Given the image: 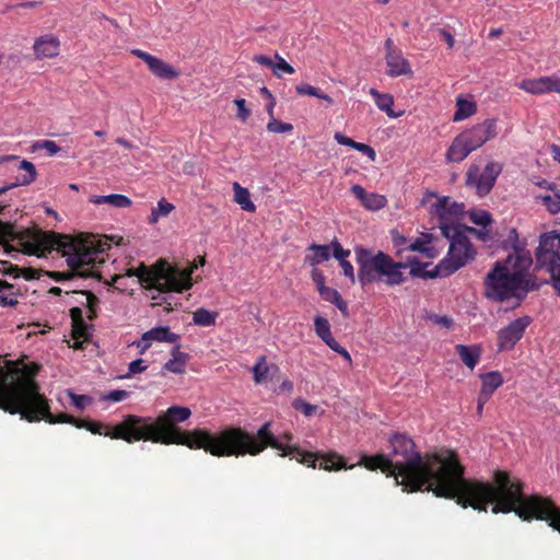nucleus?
<instances>
[{"mask_svg":"<svg viewBox=\"0 0 560 560\" xmlns=\"http://www.w3.org/2000/svg\"><path fill=\"white\" fill-rule=\"evenodd\" d=\"M492 394L485 390V389H480V393L478 395V398H477V402L480 404V405H486L488 402V400L491 398Z\"/></svg>","mask_w":560,"mask_h":560,"instance_id":"0e129e2a","label":"nucleus"},{"mask_svg":"<svg viewBox=\"0 0 560 560\" xmlns=\"http://www.w3.org/2000/svg\"><path fill=\"white\" fill-rule=\"evenodd\" d=\"M388 442L392 447L388 455H363L359 465L394 477L396 485L406 492L432 491L436 497L455 500L463 508H472L478 495L487 490L483 481L464 477L465 467L454 451L422 455L413 440L402 433L393 434Z\"/></svg>","mask_w":560,"mask_h":560,"instance_id":"f257e3e1","label":"nucleus"},{"mask_svg":"<svg viewBox=\"0 0 560 560\" xmlns=\"http://www.w3.org/2000/svg\"><path fill=\"white\" fill-rule=\"evenodd\" d=\"M334 304L338 307V310L342 313L343 316H348L349 315L348 305L342 300L341 296Z\"/></svg>","mask_w":560,"mask_h":560,"instance_id":"69168bd1","label":"nucleus"},{"mask_svg":"<svg viewBox=\"0 0 560 560\" xmlns=\"http://www.w3.org/2000/svg\"><path fill=\"white\" fill-rule=\"evenodd\" d=\"M69 396L71 398L72 405L79 410H84L86 405L90 402V397L86 395H77L72 392H69Z\"/></svg>","mask_w":560,"mask_h":560,"instance_id":"49530a36","label":"nucleus"},{"mask_svg":"<svg viewBox=\"0 0 560 560\" xmlns=\"http://www.w3.org/2000/svg\"><path fill=\"white\" fill-rule=\"evenodd\" d=\"M516 86L534 95H540L550 92H557L560 94V78L557 75H547L536 79H524L516 83Z\"/></svg>","mask_w":560,"mask_h":560,"instance_id":"2eb2a0df","label":"nucleus"},{"mask_svg":"<svg viewBox=\"0 0 560 560\" xmlns=\"http://www.w3.org/2000/svg\"><path fill=\"white\" fill-rule=\"evenodd\" d=\"M501 171L502 166L497 162L488 163L482 171L478 165L471 164L466 173V186L475 189L478 196L483 197L491 191Z\"/></svg>","mask_w":560,"mask_h":560,"instance_id":"f8f14e48","label":"nucleus"},{"mask_svg":"<svg viewBox=\"0 0 560 560\" xmlns=\"http://www.w3.org/2000/svg\"><path fill=\"white\" fill-rule=\"evenodd\" d=\"M392 241L398 254H401L404 250H408V245L410 242H408V240L397 231L392 232Z\"/></svg>","mask_w":560,"mask_h":560,"instance_id":"a18cd8bd","label":"nucleus"},{"mask_svg":"<svg viewBox=\"0 0 560 560\" xmlns=\"http://www.w3.org/2000/svg\"><path fill=\"white\" fill-rule=\"evenodd\" d=\"M439 33L447 43L448 48H453L454 44H455V39H454L453 35L444 28H440Z\"/></svg>","mask_w":560,"mask_h":560,"instance_id":"052dcab7","label":"nucleus"},{"mask_svg":"<svg viewBox=\"0 0 560 560\" xmlns=\"http://www.w3.org/2000/svg\"><path fill=\"white\" fill-rule=\"evenodd\" d=\"M350 256V250L345 249L341 244H335V259L339 261V266L342 269L343 276L354 279V268L351 262L348 260Z\"/></svg>","mask_w":560,"mask_h":560,"instance_id":"cd10ccee","label":"nucleus"},{"mask_svg":"<svg viewBox=\"0 0 560 560\" xmlns=\"http://www.w3.org/2000/svg\"><path fill=\"white\" fill-rule=\"evenodd\" d=\"M234 103L237 106V117L242 121H246L250 116V110L246 108V101L244 98H236Z\"/></svg>","mask_w":560,"mask_h":560,"instance_id":"09e8293b","label":"nucleus"},{"mask_svg":"<svg viewBox=\"0 0 560 560\" xmlns=\"http://www.w3.org/2000/svg\"><path fill=\"white\" fill-rule=\"evenodd\" d=\"M536 260L537 270L547 272L550 280H560V234L548 232L540 236Z\"/></svg>","mask_w":560,"mask_h":560,"instance_id":"9b49d317","label":"nucleus"},{"mask_svg":"<svg viewBox=\"0 0 560 560\" xmlns=\"http://www.w3.org/2000/svg\"><path fill=\"white\" fill-rule=\"evenodd\" d=\"M470 221L481 228L489 226L492 222L491 214L483 210L472 211L470 213Z\"/></svg>","mask_w":560,"mask_h":560,"instance_id":"a19ab883","label":"nucleus"},{"mask_svg":"<svg viewBox=\"0 0 560 560\" xmlns=\"http://www.w3.org/2000/svg\"><path fill=\"white\" fill-rule=\"evenodd\" d=\"M172 358L164 363L163 370L175 374H183L186 371V365L190 359V355L179 350V346L176 345L171 351Z\"/></svg>","mask_w":560,"mask_h":560,"instance_id":"4be33fe9","label":"nucleus"},{"mask_svg":"<svg viewBox=\"0 0 560 560\" xmlns=\"http://www.w3.org/2000/svg\"><path fill=\"white\" fill-rule=\"evenodd\" d=\"M385 49L386 73L389 77H399L412 73L408 60L404 58L401 50L394 45L393 39H386Z\"/></svg>","mask_w":560,"mask_h":560,"instance_id":"4468645a","label":"nucleus"},{"mask_svg":"<svg viewBox=\"0 0 560 560\" xmlns=\"http://www.w3.org/2000/svg\"><path fill=\"white\" fill-rule=\"evenodd\" d=\"M132 54L142 59L149 67L150 71L160 79H175L179 75L172 66L155 56L140 49H133Z\"/></svg>","mask_w":560,"mask_h":560,"instance_id":"dca6fc26","label":"nucleus"},{"mask_svg":"<svg viewBox=\"0 0 560 560\" xmlns=\"http://www.w3.org/2000/svg\"><path fill=\"white\" fill-rule=\"evenodd\" d=\"M34 54L37 58H52L59 54L60 42L59 39L47 34L37 38L33 46Z\"/></svg>","mask_w":560,"mask_h":560,"instance_id":"a211bd4d","label":"nucleus"},{"mask_svg":"<svg viewBox=\"0 0 560 560\" xmlns=\"http://www.w3.org/2000/svg\"><path fill=\"white\" fill-rule=\"evenodd\" d=\"M324 342L335 352L339 353V351L343 348L341 347L335 338L331 336L330 338L324 340Z\"/></svg>","mask_w":560,"mask_h":560,"instance_id":"e2e57ef3","label":"nucleus"},{"mask_svg":"<svg viewBox=\"0 0 560 560\" xmlns=\"http://www.w3.org/2000/svg\"><path fill=\"white\" fill-rule=\"evenodd\" d=\"M276 441L280 444V448H277L280 451V456H293L298 463L303 464L307 467L315 468L316 462L322 458V462L319 464V469H324L327 471H337L341 468H352L353 465L347 467L345 458L337 453H328L326 455H319L318 453L314 452H306L301 450L298 445H288L283 444L281 441H279L275 436Z\"/></svg>","mask_w":560,"mask_h":560,"instance_id":"9d476101","label":"nucleus"},{"mask_svg":"<svg viewBox=\"0 0 560 560\" xmlns=\"http://www.w3.org/2000/svg\"><path fill=\"white\" fill-rule=\"evenodd\" d=\"M351 191L368 210L377 211L386 206V198L383 195L366 192L360 185H353Z\"/></svg>","mask_w":560,"mask_h":560,"instance_id":"6ab92c4d","label":"nucleus"},{"mask_svg":"<svg viewBox=\"0 0 560 560\" xmlns=\"http://www.w3.org/2000/svg\"><path fill=\"white\" fill-rule=\"evenodd\" d=\"M295 90L300 95H310V96H315V97H318L319 93H320V91L318 89H316L310 84L296 85Z\"/></svg>","mask_w":560,"mask_h":560,"instance_id":"603ef678","label":"nucleus"},{"mask_svg":"<svg viewBox=\"0 0 560 560\" xmlns=\"http://www.w3.org/2000/svg\"><path fill=\"white\" fill-rule=\"evenodd\" d=\"M267 130L273 133H285L293 130V126L289 122L279 121L276 118L269 119Z\"/></svg>","mask_w":560,"mask_h":560,"instance_id":"58836bf2","label":"nucleus"},{"mask_svg":"<svg viewBox=\"0 0 560 560\" xmlns=\"http://www.w3.org/2000/svg\"><path fill=\"white\" fill-rule=\"evenodd\" d=\"M335 244H340L337 238L329 244H311L306 248L304 262L313 267L329 260L330 257L335 258Z\"/></svg>","mask_w":560,"mask_h":560,"instance_id":"f3484780","label":"nucleus"},{"mask_svg":"<svg viewBox=\"0 0 560 560\" xmlns=\"http://www.w3.org/2000/svg\"><path fill=\"white\" fill-rule=\"evenodd\" d=\"M70 317L72 320L71 337L74 340L84 339V341H90L92 337L90 329L92 326L85 323L82 310L78 306L72 307L70 310Z\"/></svg>","mask_w":560,"mask_h":560,"instance_id":"412c9836","label":"nucleus"},{"mask_svg":"<svg viewBox=\"0 0 560 560\" xmlns=\"http://www.w3.org/2000/svg\"><path fill=\"white\" fill-rule=\"evenodd\" d=\"M455 350L463 363L470 370H474L478 364L482 352L481 346L479 345H456Z\"/></svg>","mask_w":560,"mask_h":560,"instance_id":"5701e85b","label":"nucleus"},{"mask_svg":"<svg viewBox=\"0 0 560 560\" xmlns=\"http://www.w3.org/2000/svg\"><path fill=\"white\" fill-rule=\"evenodd\" d=\"M174 205L166 201L165 199H161L158 202V206L155 208H152L151 214L149 217V222L151 224L156 223L160 218L167 217L174 210Z\"/></svg>","mask_w":560,"mask_h":560,"instance_id":"f704fd0d","label":"nucleus"},{"mask_svg":"<svg viewBox=\"0 0 560 560\" xmlns=\"http://www.w3.org/2000/svg\"><path fill=\"white\" fill-rule=\"evenodd\" d=\"M442 234L450 241V248L444 259L436 266L430 262L408 260L407 262H395L393 258L378 250L358 246L354 248L355 261L359 265V275L363 277L384 276L401 279L402 270H409L415 278H445L464 267L475 256V250L467 237L464 226L441 223Z\"/></svg>","mask_w":560,"mask_h":560,"instance_id":"20e7f679","label":"nucleus"},{"mask_svg":"<svg viewBox=\"0 0 560 560\" xmlns=\"http://www.w3.org/2000/svg\"><path fill=\"white\" fill-rule=\"evenodd\" d=\"M116 237L81 233L77 236L57 235L37 229L19 230L14 225L0 221V244L5 252L14 254L45 256L56 249L66 258L69 267L67 275L48 272L56 280H69L72 277L104 280L101 267L105 264L104 253L110 248L108 241Z\"/></svg>","mask_w":560,"mask_h":560,"instance_id":"7ed1b4c3","label":"nucleus"},{"mask_svg":"<svg viewBox=\"0 0 560 560\" xmlns=\"http://www.w3.org/2000/svg\"><path fill=\"white\" fill-rule=\"evenodd\" d=\"M271 371L277 372L279 368L276 364L268 365L266 355H260L252 368L255 383H264Z\"/></svg>","mask_w":560,"mask_h":560,"instance_id":"a878e982","label":"nucleus"},{"mask_svg":"<svg viewBox=\"0 0 560 560\" xmlns=\"http://www.w3.org/2000/svg\"><path fill=\"white\" fill-rule=\"evenodd\" d=\"M277 62L273 65V73L276 77L281 78V72H285L288 74L294 73V68L289 65L282 57L276 55Z\"/></svg>","mask_w":560,"mask_h":560,"instance_id":"37998d69","label":"nucleus"},{"mask_svg":"<svg viewBox=\"0 0 560 560\" xmlns=\"http://www.w3.org/2000/svg\"><path fill=\"white\" fill-rule=\"evenodd\" d=\"M465 232L468 231L470 233H474L482 241H487L490 237V229L489 226L481 228L480 230H476L474 228L466 229L464 228Z\"/></svg>","mask_w":560,"mask_h":560,"instance_id":"4d7b16f0","label":"nucleus"},{"mask_svg":"<svg viewBox=\"0 0 560 560\" xmlns=\"http://www.w3.org/2000/svg\"><path fill=\"white\" fill-rule=\"evenodd\" d=\"M481 388L493 394L502 384L503 377L500 372L492 371L480 375Z\"/></svg>","mask_w":560,"mask_h":560,"instance_id":"2f4dec72","label":"nucleus"},{"mask_svg":"<svg viewBox=\"0 0 560 560\" xmlns=\"http://www.w3.org/2000/svg\"><path fill=\"white\" fill-rule=\"evenodd\" d=\"M435 241L436 237L431 233H422L415 241L409 243L408 250L421 253L428 258H434L440 253L434 243Z\"/></svg>","mask_w":560,"mask_h":560,"instance_id":"aec40b11","label":"nucleus"},{"mask_svg":"<svg viewBox=\"0 0 560 560\" xmlns=\"http://www.w3.org/2000/svg\"><path fill=\"white\" fill-rule=\"evenodd\" d=\"M423 319L430 320L433 324L442 326L446 329H452L454 326L453 318L447 315H439V314L425 312V314L423 315Z\"/></svg>","mask_w":560,"mask_h":560,"instance_id":"4c0bfd02","label":"nucleus"},{"mask_svg":"<svg viewBox=\"0 0 560 560\" xmlns=\"http://www.w3.org/2000/svg\"><path fill=\"white\" fill-rule=\"evenodd\" d=\"M293 390V383L289 380H284L278 387V393L291 394Z\"/></svg>","mask_w":560,"mask_h":560,"instance_id":"680f3d73","label":"nucleus"},{"mask_svg":"<svg viewBox=\"0 0 560 560\" xmlns=\"http://www.w3.org/2000/svg\"><path fill=\"white\" fill-rule=\"evenodd\" d=\"M314 327L316 335L324 341L328 338H330L331 331H330V325L328 320L322 316H316L314 319Z\"/></svg>","mask_w":560,"mask_h":560,"instance_id":"e433bc0d","label":"nucleus"},{"mask_svg":"<svg viewBox=\"0 0 560 560\" xmlns=\"http://www.w3.org/2000/svg\"><path fill=\"white\" fill-rule=\"evenodd\" d=\"M74 293L79 294L82 300L79 302L86 305L89 308L88 318L93 320L96 317V307L98 304V299L90 291H75Z\"/></svg>","mask_w":560,"mask_h":560,"instance_id":"c9c22d12","label":"nucleus"},{"mask_svg":"<svg viewBox=\"0 0 560 560\" xmlns=\"http://www.w3.org/2000/svg\"><path fill=\"white\" fill-rule=\"evenodd\" d=\"M334 139L337 141L338 144H341V145H347V147H350L352 149H354V145L358 143L357 141H354L353 139L342 135L341 132H336L334 135Z\"/></svg>","mask_w":560,"mask_h":560,"instance_id":"5fc2aeb1","label":"nucleus"},{"mask_svg":"<svg viewBox=\"0 0 560 560\" xmlns=\"http://www.w3.org/2000/svg\"><path fill=\"white\" fill-rule=\"evenodd\" d=\"M90 202L94 205H109L113 208H128L131 205V200L127 196L120 194L91 196Z\"/></svg>","mask_w":560,"mask_h":560,"instance_id":"393cba45","label":"nucleus"},{"mask_svg":"<svg viewBox=\"0 0 560 560\" xmlns=\"http://www.w3.org/2000/svg\"><path fill=\"white\" fill-rule=\"evenodd\" d=\"M148 369L142 359H137L129 363L128 366V375H133L137 373H142Z\"/></svg>","mask_w":560,"mask_h":560,"instance_id":"3c124183","label":"nucleus"},{"mask_svg":"<svg viewBox=\"0 0 560 560\" xmlns=\"http://www.w3.org/2000/svg\"><path fill=\"white\" fill-rule=\"evenodd\" d=\"M533 268V258L526 248L513 245V252L501 261H497L485 280H527Z\"/></svg>","mask_w":560,"mask_h":560,"instance_id":"6e6552de","label":"nucleus"},{"mask_svg":"<svg viewBox=\"0 0 560 560\" xmlns=\"http://www.w3.org/2000/svg\"><path fill=\"white\" fill-rule=\"evenodd\" d=\"M354 150L365 154L371 161H375L376 159V153L374 149L365 143L358 142L354 145Z\"/></svg>","mask_w":560,"mask_h":560,"instance_id":"864d4df0","label":"nucleus"},{"mask_svg":"<svg viewBox=\"0 0 560 560\" xmlns=\"http://www.w3.org/2000/svg\"><path fill=\"white\" fill-rule=\"evenodd\" d=\"M150 339L147 337L145 332L142 335L141 339L135 341L133 345L139 349L140 354H144L149 348L151 347Z\"/></svg>","mask_w":560,"mask_h":560,"instance_id":"6e6d98bb","label":"nucleus"},{"mask_svg":"<svg viewBox=\"0 0 560 560\" xmlns=\"http://www.w3.org/2000/svg\"><path fill=\"white\" fill-rule=\"evenodd\" d=\"M117 425L118 424H116L115 427H106V430L103 431L104 424L98 421H94V420H90V419H79L78 423H75V428L85 429L93 434L105 435V436H107L105 434L106 432L114 431Z\"/></svg>","mask_w":560,"mask_h":560,"instance_id":"72a5a7b5","label":"nucleus"},{"mask_svg":"<svg viewBox=\"0 0 560 560\" xmlns=\"http://www.w3.org/2000/svg\"><path fill=\"white\" fill-rule=\"evenodd\" d=\"M483 486L487 490L478 495L472 509L487 512L488 506L492 504L493 514L514 512L523 521H546L560 533V508L547 497H525L523 482L511 477L508 471L495 470L493 482H485Z\"/></svg>","mask_w":560,"mask_h":560,"instance_id":"39448f33","label":"nucleus"},{"mask_svg":"<svg viewBox=\"0 0 560 560\" xmlns=\"http://www.w3.org/2000/svg\"><path fill=\"white\" fill-rule=\"evenodd\" d=\"M233 190H234V200L236 203L241 206V208L245 211L253 212L255 211L256 207L250 200L249 191L242 187L238 183L233 184Z\"/></svg>","mask_w":560,"mask_h":560,"instance_id":"7c9ffc66","label":"nucleus"},{"mask_svg":"<svg viewBox=\"0 0 560 560\" xmlns=\"http://www.w3.org/2000/svg\"><path fill=\"white\" fill-rule=\"evenodd\" d=\"M148 291L163 292H184L192 288L195 282H139Z\"/></svg>","mask_w":560,"mask_h":560,"instance_id":"b1692460","label":"nucleus"},{"mask_svg":"<svg viewBox=\"0 0 560 560\" xmlns=\"http://www.w3.org/2000/svg\"><path fill=\"white\" fill-rule=\"evenodd\" d=\"M532 317L522 316L503 327L498 332V349L512 350L522 339L526 328L530 325Z\"/></svg>","mask_w":560,"mask_h":560,"instance_id":"ddd939ff","label":"nucleus"},{"mask_svg":"<svg viewBox=\"0 0 560 560\" xmlns=\"http://www.w3.org/2000/svg\"><path fill=\"white\" fill-rule=\"evenodd\" d=\"M540 283L541 282H485L483 294L493 302L508 303L511 307H516L529 291L538 290Z\"/></svg>","mask_w":560,"mask_h":560,"instance_id":"1a4fd4ad","label":"nucleus"},{"mask_svg":"<svg viewBox=\"0 0 560 560\" xmlns=\"http://www.w3.org/2000/svg\"><path fill=\"white\" fill-rule=\"evenodd\" d=\"M497 133V120L492 118L463 130L447 148L445 161L447 163L463 162L471 152L495 138Z\"/></svg>","mask_w":560,"mask_h":560,"instance_id":"423d86ee","label":"nucleus"},{"mask_svg":"<svg viewBox=\"0 0 560 560\" xmlns=\"http://www.w3.org/2000/svg\"><path fill=\"white\" fill-rule=\"evenodd\" d=\"M550 151L553 155V159L560 163V145L558 144H551Z\"/></svg>","mask_w":560,"mask_h":560,"instance_id":"774afa93","label":"nucleus"},{"mask_svg":"<svg viewBox=\"0 0 560 560\" xmlns=\"http://www.w3.org/2000/svg\"><path fill=\"white\" fill-rule=\"evenodd\" d=\"M370 94L374 97L376 106L387 114V116L396 118L399 117L400 114H396L393 110L394 98L389 94H382L377 92L375 89L370 90Z\"/></svg>","mask_w":560,"mask_h":560,"instance_id":"c756f323","label":"nucleus"},{"mask_svg":"<svg viewBox=\"0 0 560 560\" xmlns=\"http://www.w3.org/2000/svg\"><path fill=\"white\" fill-rule=\"evenodd\" d=\"M292 407L295 410H300L301 412H303L306 417L313 416L317 410V406L312 405L302 398L294 399L292 402Z\"/></svg>","mask_w":560,"mask_h":560,"instance_id":"79ce46f5","label":"nucleus"},{"mask_svg":"<svg viewBox=\"0 0 560 560\" xmlns=\"http://www.w3.org/2000/svg\"><path fill=\"white\" fill-rule=\"evenodd\" d=\"M128 397H129V393L127 390H125V389H114V390L108 392L104 396V399L118 402V401L125 400Z\"/></svg>","mask_w":560,"mask_h":560,"instance_id":"de8ad7c7","label":"nucleus"},{"mask_svg":"<svg viewBox=\"0 0 560 560\" xmlns=\"http://www.w3.org/2000/svg\"><path fill=\"white\" fill-rule=\"evenodd\" d=\"M36 149H45L49 153V155H54L60 151V147L51 140H44L40 142H37L34 145Z\"/></svg>","mask_w":560,"mask_h":560,"instance_id":"8fccbe9b","label":"nucleus"},{"mask_svg":"<svg viewBox=\"0 0 560 560\" xmlns=\"http://www.w3.org/2000/svg\"><path fill=\"white\" fill-rule=\"evenodd\" d=\"M254 61H256L257 63L259 65H262V66H266V67H269V68H272L273 69V65L275 62L272 61V59L268 56H265V55H256L254 56L253 58Z\"/></svg>","mask_w":560,"mask_h":560,"instance_id":"13d9d810","label":"nucleus"},{"mask_svg":"<svg viewBox=\"0 0 560 560\" xmlns=\"http://www.w3.org/2000/svg\"><path fill=\"white\" fill-rule=\"evenodd\" d=\"M191 415L188 407L172 406L153 419L137 415H126L114 431L106 432L108 438L124 440L127 443L150 441L160 444L185 445L190 450H205L215 457L258 455L268 446L280 448L271 432V422H266L250 434L242 428L230 427L217 434L206 429L183 431L177 423L186 421Z\"/></svg>","mask_w":560,"mask_h":560,"instance_id":"f03ea898","label":"nucleus"},{"mask_svg":"<svg viewBox=\"0 0 560 560\" xmlns=\"http://www.w3.org/2000/svg\"><path fill=\"white\" fill-rule=\"evenodd\" d=\"M18 301L14 298H8L2 294H0V304L4 306H12L15 305Z\"/></svg>","mask_w":560,"mask_h":560,"instance_id":"338daca9","label":"nucleus"},{"mask_svg":"<svg viewBox=\"0 0 560 560\" xmlns=\"http://www.w3.org/2000/svg\"><path fill=\"white\" fill-rule=\"evenodd\" d=\"M206 258L198 257L192 262L179 261L171 265L166 259H159L150 270L144 264H141L138 269H130L127 276H136L138 280H192L194 271L203 266Z\"/></svg>","mask_w":560,"mask_h":560,"instance_id":"0eeeda50","label":"nucleus"},{"mask_svg":"<svg viewBox=\"0 0 560 560\" xmlns=\"http://www.w3.org/2000/svg\"><path fill=\"white\" fill-rule=\"evenodd\" d=\"M145 335L150 341L176 343L179 339L178 335L172 332L168 327L163 326L152 328L145 331Z\"/></svg>","mask_w":560,"mask_h":560,"instance_id":"c85d7f7f","label":"nucleus"},{"mask_svg":"<svg viewBox=\"0 0 560 560\" xmlns=\"http://www.w3.org/2000/svg\"><path fill=\"white\" fill-rule=\"evenodd\" d=\"M477 110L476 104L472 101L466 100L463 96L456 98V110L453 116L454 121H462L472 116Z\"/></svg>","mask_w":560,"mask_h":560,"instance_id":"bb28decb","label":"nucleus"},{"mask_svg":"<svg viewBox=\"0 0 560 560\" xmlns=\"http://www.w3.org/2000/svg\"><path fill=\"white\" fill-rule=\"evenodd\" d=\"M20 170H23L27 173L23 178L20 179L22 185L31 184L35 179L36 171L33 163L24 160L20 163Z\"/></svg>","mask_w":560,"mask_h":560,"instance_id":"c03bdc74","label":"nucleus"},{"mask_svg":"<svg viewBox=\"0 0 560 560\" xmlns=\"http://www.w3.org/2000/svg\"><path fill=\"white\" fill-rule=\"evenodd\" d=\"M317 290L325 301L335 303L341 296L337 290L326 287L325 282H317Z\"/></svg>","mask_w":560,"mask_h":560,"instance_id":"ea45409f","label":"nucleus"},{"mask_svg":"<svg viewBox=\"0 0 560 560\" xmlns=\"http://www.w3.org/2000/svg\"><path fill=\"white\" fill-rule=\"evenodd\" d=\"M448 203H450L448 198H444L436 203V212L442 218V220H445L446 208H447Z\"/></svg>","mask_w":560,"mask_h":560,"instance_id":"bf43d9fd","label":"nucleus"},{"mask_svg":"<svg viewBox=\"0 0 560 560\" xmlns=\"http://www.w3.org/2000/svg\"><path fill=\"white\" fill-rule=\"evenodd\" d=\"M217 317L218 313L200 307L194 312L192 322L195 325L209 327L215 324Z\"/></svg>","mask_w":560,"mask_h":560,"instance_id":"473e14b6","label":"nucleus"}]
</instances>
